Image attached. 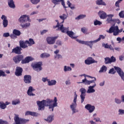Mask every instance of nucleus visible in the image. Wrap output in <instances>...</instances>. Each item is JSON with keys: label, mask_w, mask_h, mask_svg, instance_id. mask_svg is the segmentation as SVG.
<instances>
[{"label": "nucleus", "mask_w": 124, "mask_h": 124, "mask_svg": "<svg viewBox=\"0 0 124 124\" xmlns=\"http://www.w3.org/2000/svg\"><path fill=\"white\" fill-rule=\"evenodd\" d=\"M21 51H22V48H21L20 46H16L12 49L11 53H14L15 54H16L17 55H20L22 54Z\"/></svg>", "instance_id": "obj_21"}, {"label": "nucleus", "mask_w": 124, "mask_h": 124, "mask_svg": "<svg viewBox=\"0 0 124 124\" xmlns=\"http://www.w3.org/2000/svg\"><path fill=\"white\" fill-rule=\"evenodd\" d=\"M119 16L120 18H124V11H121L119 14Z\"/></svg>", "instance_id": "obj_54"}, {"label": "nucleus", "mask_w": 124, "mask_h": 124, "mask_svg": "<svg viewBox=\"0 0 124 124\" xmlns=\"http://www.w3.org/2000/svg\"><path fill=\"white\" fill-rule=\"evenodd\" d=\"M54 103L53 104H50L48 106L49 111H51L52 112L54 111V108H55V107H58V99H57V97H54Z\"/></svg>", "instance_id": "obj_13"}, {"label": "nucleus", "mask_w": 124, "mask_h": 124, "mask_svg": "<svg viewBox=\"0 0 124 124\" xmlns=\"http://www.w3.org/2000/svg\"><path fill=\"white\" fill-rule=\"evenodd\" d=\"M13 33L16 36H20L21 35V31L16 29H14L13 30Z\"/></svg>", "instance_id": "obj_34"}, {"label": "nucleus", "mask_w": 124, "mask_h": 124, "mask_svg": "<svg viewBox=\"0 0 124 124\" xmlns=\"http://www.w3.org/2000/svg\"><path fill=\"white\" fill-rule=\"evenodd\" d=\"M23 81L25 84H31V76L26 75L23 77Z\"/></svg>", "instance_id": "obj_15"}, {"label": "nucleus", "mask_w": 124, "mask_h": 124, "mask_svg": "<svg viewBox=\"0 0 124 124\" xmlns=\"http://www.w3.org/2000/svg\"><path fill=\"white\" fill-rule=\"evenodd\" d=\"M118 115H119V116H123V115H124V109H119L118 110Z\"/></svg>", "instance_id": "obj_48"}, {"label": "nucleus", "mask_w": 124, "mask_h": 124, "mask_svg": "<svg viewBox=\"0 0 124 124\" xmlns=\"http://www.w3.org/2000/svg\"><path fill=\"white\" fill-rule=\"evenodd\" d=\"M113 23H114V24H121V20H120L119 19H113Z\"/></svg>", "instance_id": "obj_55"}, {"label": "nucleus", "mask_w": 124, "mask_h": 124, "mask_svg": "<svg viewBox=\"0 0 124 124\" xmlns=\"http://www.w3.org/2000/svg\"><path fill=\"white\" fill-rule=\"evenodd\" d=\"M42 81H43V82H44V83H45V82H46V81H49V79H48V78H42Z\"/></svg>", "instance_id": "obj_64"}, {"label": "nucleus", "mask_w": 124, "mask_h": 124, "mask_svg": "<svg viewBox=\"0 0 124 124\" xmlns=\"http://www.w3.org/2000/svg\"><path fill=\"white\" fill-rule=\"evenodd\" d=\"M77 96H78V95H77L76 92H75L74 96L73 102L70 106V109L72 111L73 114L78 112V111L76 110V108L77 107Z\"/></svg>", "instance_id": "obj_6"}, {"label": "nucleus", "mask_w": 124, "mask_h": 124, "mask_svg": "<svg viewBox=\"0 0 124 124\" xmlns=\"http://www.w3.org/2000/svg\"><path fill=\"white\" fill-rule=\"evenodd\" d=\"M32 68L35 70V71H37V72H39V71H41L42 70V62H38L32 65Z\"/></svg>", "instance_id": "obj_11"}, {"label": "nucleus", "mask_w": 124, "mask_h": 124, "mask_svg": "<svg viewBox=\"0 0 124 124\" xmlns=\"http://www.w3.org/2000/svg\"><path fill=\"white\" fill-rule=\"evenodd\" d=\"M109 45H108V44H104L103 43L102 44V46L104 47V48H105V49H108L109 48Z\"/></svg>", "instance_id": "obj_56"}, {"label": "nucleus", "mask_w": 124, "mask_h": 124, "mask_svg": "<svg viewBox=\"0 0 124 124\" xmlns=\"http://www.w3.org/2000/svg\"><path fill=\"white\" fill-rule=\"evenodd\" d=\"M65 85H66V86L71 85V82H70V79H67V80H66L65 82Z\"/></svg>", "instance_id": "obj_59"}, {"label": "nucleus", "mask_w": 124, "mask_h": 124, "mask_svg": "<svg viewBox=\"0 0 124 124\" xmlns=\"http://www.w3.org/2000/svg\"><path fill=\"white\" fill-rule=\"evenodd\" d=\"M119 61L121 62H123L124 60V53L122 54V55L119 56Z\"/></svg>", "instance_id": "obj_53"}, {"label": "nucleus", "mask_w": 124, "mask_h": 124, "mask_svg": "<svg viewBox=\"0 0 124 124\" xmlns=\"http://www.w3.org/2000/svg\"><path fill=\"white\" fill-rule=\"evenodd\" d=\"M98 15L101 19H105L107 17V14L103 11H99Z\"/></svg>", "instance_id": "obj_23"}, {"label": "nucleus", "mask_w": 124, "mask_h": 124, "mask_svg": "<svg viewBox=\"0 0 124 124\" xmlns=\"http://www.w3.org/2000/svg\"><path fill=\"white\" fill-rule=\"evenodd\" d=\"M21 102L19 100H13L12 102V105H17V104H20Z\"/></svg>", "instance_id": "obj_44"}, {"label": "nucleus", "mask_w": 124, "mask_h": 124, "mask_svg": "<svg viewBox=\"0 0 124 124\" xmlns=\"http://www.w3.org/2000/svg\"><path fill=\"white\" fill-rule=\"evenodd\" d=\"M115 24H113L112 26L109 28V30L107 31V32H108V33H113L114 36H117V35H119V34L124 31V29L122 28L121 30H119V26H115Z\"/></svg>", "instance_id": "obj_4"}, {"label": "nucleus", "mask_w": 124, "mask_h": 124, "mask_svg": "<svg viewBox=\"0 0 124 124\" xmlns=\"http://www.w3.org/2000/svg\"><path fill=\"white\" fill-rule=\"evenodd\" d=\"M51 0L52 3H54L55 5H57L58 4H60V2H61V1L64 0Z\"/></svg>", "instance_id": "obj_41"}, {"label": "nucleus", "mask_w": 124, "mask_h": 124, "mask_svg": "<svg viewBox=\"0 0 124 124\" xmlns=\"http://www.w3.org/2000/svg\"><path fill=\"white\" fill-rule=\"evenodd\" d=\"M10 36L12 39H16V38H17V36H16L15 34L13 33V34H10Z\"/></svg>", "instance_id": "obj_57"}, {"label": "nucleus", "mask_w": 124, "mask_h": 124, "mask_svg": "<svg viewBox=\"0 0 124 124\" xmlns=\"http://www.w3.org/2000/svg\"><path fill=\"white\" fill-rule=\"evenodd\" d=\"M101 24H102V23H101V22H100V21H98L97 20L94 21V26H97V25L100 26V25H101Z\"/></svg>", "instance_id": "obj_50"}, {"label": "nucleus", "mask_w": 124, "mask_h": 124, "mask_svg": "<svg viewBox=\"0 0 124 124\" xmlns=\"http://www.w3.org/2000/svg\"><path fill=\"white\" fill-rule=\"evenodd\" d=\"M55 55L54 56L55 59H58V60H59V59H62V56L60 54V50L56 49V51L54 52Z\"/></svg>", "instance_id": "obj_26"}, {"label": "nucleus", "mask_w": 124, "mask_h": 124, "mask_svg": "<svg viewBox=\"0 0 124 124\" xmlns=\"http://www.w3.org/2000/svg\"><path fill=\"white\" fill-rule=\"evenodd\" d=\"M26 43V41L24 42V41H19V47H21V48H28V46Z\"/></svg>", "instance_id": "obj_30"}, {"label": "nucleus", "mask_w": 124, "mask_h": 124, "mask_svg": "<svg viewBox=\"0 0 124 124\" xmlns=\"http://www.w3.org/2000/svg\"><path fill=\"white\" fill-rule=\"evenodd\" d=\"M14 120L16 124H27V123H28V122H30V120L29 119L19 118V115H16Z\"/></svg>", "instance_id": "obj_7"}, {"label": "nucleus", "mask_w": 124, "mask_h": 124, "mask_svg": "<svg viewBox=\"0 0 124 124\" xmlns=\"http://www.w3.org/2000/svg\"><path fill=\"white\" fill-rule=\"evenodd\" d=\"M105 64H111V61L109 57H106L105 58Z\"/></svg>", "instance_id": "obj_40"}, {"label": "nucleus", "mask_w": 124, "mask_h": 124, "mask_svg": "<svg viewBox=\"0 0 124 124\" xmlns=\"http://www.w3.org/2000/svg\"><path fill=\"white\" fill-rule=\"evenodd\" d=\"M57 84V80L55 79H52L51 80H48L47 85L48 86H55Z\"/></svg>", "instance_id": "obj_32"}, {"label": "nucleus", "mask_w": 124, "mask_h": 124, "mask_svg": "<svg viewBox=\"0 0 124 124\" xmlns=\"http://www.w3.org/2000/svg\"><path fill=\"white\" fill-rule=\"evenodd\" d=\"M31 22V19H30V16L27 15H22L18 19V22L20 24H25L26 22Z\"/></svg>", "instance_id": "obj_9"}, {"label": "nucleus", "mask_w": 124, "mask_h": 124, "mask_svg": "<svg viewBox=\"0 0 124 124\" xmlns=\"http://www.w3.org/2000/svg\"><path fill=\"white\" fill-rule=\"evenodd\" d=\"M25 43L26 44H28L29 46H31V45L35 44V42H34V41L32 39L30 38L29 39V41H25Z\"/></svg>", "instance_id": "obj_31"}, {"label": "nucleus", "mask_w": 124, "mask_h": 124, "mask_svg": "<svg viewBox=\"0 0 124 124\" xmlns=\"http://www.w3.org/2000/svg\"><path fill=\"white\" fill-rule=\"evenodd\" d=\"M23 73V68L19 66H16V71L15 72V75L17 77L22 76Z\"/></svg>", "instance_id": "obj_19"}, {"label": "nucleus", "mask_w": 124, "mask_h": 124, "mask_svg": "<svg viewBox=\"0 0 124 124\" xmlns=\"http://www.w3.org/2000/svg\"><path fill=\"white\" fill-rule=\"evenodd\" d=\"M110 60L111 63H112V62H116V57L112 56L110 57Z\"/></svg>", "instance_id": "obj_52"}, {"label": "nucleus", "mask_w": 124, "mask_h": 124, "mask_svg": "<svg viewBox=\"0 0 124 124\" xmlns=\"http://www.w3.org/2000/svg\"><path fill=\"white\" fill-rule=\"evenodd\" d=\"M1 20H3L2 25L3 28H7L8 26V20H7V17L5 15H2L1 17Z\"/></svg>", "instance_id": "obj_18"}, {"label": "nucleus", "mask_w": 124, "mask_h": 124, "mask_svg": "<svg viewBox=\"0 0 124 124\" xmlns=\"http://www.w3.org/2000/svg\"><path fill=\"white\" fill-rule=\"evenodd\" d=\"M122 100L118 98H115L114 99V102L116 104H121V103H122Z\"/></svg>", "instance_id": "obj_45"}, {"label": "nucleus", "mask_w": 124, "mask_h": 124, "mask_svg": "<svg viewBox=\"0 0 124 124\" xmlns=\"http://www.w3.org/2000/svg\"><path fill=\"white\" fill-rule=\"evenodd\" d=\"M76 41L78 42L80 44H84V45H86L87 46H89L90 47L91 49L93 48V43H96L95 40L94 41H82L79 40L78 39H76Z\"/></svg>", "instance_id": "obj_8"}, {"label": "nucleus", "mask_w": 124, "mask_h": 124, "mask_svg": "<svg viewBox=\"0 0 124 124\" xmlns=\"http://www.w3.org/2000/svg\"><path fill=\"white\" fill-rule=\"evenodd\" d=\"M81 76H84L85 77V78L83 79V82L85 83V85H91V84L93 83L94 85V83L96 81L95 78H93L86 74L81 75Z\"/></svg>", "instance_id": "obj_5"}, {"label": "nucleus", "mask_w": 124, "mask_h": 124, "mask_svg": "<svg viewBox=\"0 0 124 124\" xmlns=\"http://www.w3.org/2000/svg\"><path fill=\"white\" fill-rule=\"evenodd\" d=\"M56 44L57 45V46H60V45H62V42L60 40H58L56 41Z\"/></svg>", "instance_id": "obj_63"}, {"label": "nucleus", "mask_w": 124, "mask_h": 124, "mask_svg": "<svg viewBox=\"0 0 124 124\" xmlns=\"http://www.w3.org/2000/svg\"><path fill=\"white\" fill-rule=\"evenodd\" d=\"M34 91H35V89H33V87L30 86L27 91V94L29 95V96H34L35 94L32 93V92H34Z\"/></svg>", "instance_id": "obj_22"}, {"label": "nucleus", "mask_w": 124, "mask_h": 124, "mask_svg": "<svg viewBox=\"0 0 124 124\" xmlns=\"http://www.w3.org/2000/svg\"><path fill=\"white\" fill-rule=\"evenodd\" d=\"M87 17L86 15H80L75 18L76 20H81L82 19H85Z\"/></svg>", "instance_id": "obj_37"}, {"label": "nucleus", "mask_w": 124, "mask_h": 124, "mask_svg": "<svg viewBox=\"0 0 124 124\" xmlns=\"http://www.w3.org/2000/svg\"><path fill=\"white\" fill-rule=\"evenodd\" d=\"M84 62L85 64L90 65V64H93L95 62H97V61H95L92 57H88L86 60H85Z\"/></svg>", "instance_id": "obj_16"}, {"label": "nucleus", "mask_w": 124, "mask_h": 124, "mask_svg": "<svg viewBox=\"0 0 124 124\" xmlns=\"http://www.w3.org/2000/svg\"><path fill=\"white\" fill-rule=\"evenodd\" d=\"M79 92L81 93L80 97L81 99V103H83L85 101V98L86 97V93H87V90L84 88H81L79 89Z\"/></svg>", "instance_id": "obj_10"}, {"label": "nucleus", "mask_w": 124, "mask_h": 124, "mask_svg": "<svg viewBox=\"0 0 124 124\" xmlns=\"http://www.w3.org/2000/svg\"><path fill=\"white\" fill-rule=\"evenodd\" d=\"M108 17L107 19V22L109 24H112L114 21L113 17H114V15H108L107 16Z\"/></svg>", "instance_id": "obj_28"}, {"label": "nucleus", "mask_w": 124, "mask_h": 124, "mask_svg": "<svg viewBox=\"0 0 124 124\" xmlns=\"http://www.w3.org/2000/svg\"><path fill=\"white\" fill-rule=\"evenodd\" d=\"M32 4H37L40 2V0H30Z\"/></svg>", "instance_id": "obj_47"}, {"label": "nucleus", "mask_w": 124, "mask_h": 124, "mask_svg": "<svg viewBox=\"0 0 124 124\" xmlns=\"http://www.w3.org/2000/svg\"><path fill=\"white\" fill-rule=\"evenodd\" d=\"M50 54L47 53H42L40 55V58H42V59H45L46 58H49L50 57Z\"/></svg>", "instance_id": "obj_35"}, {"label": "nucleus", "mask_w": 124, "mask_h": 124, "mask_svg": "<svg viewBox=\"0 0 124 124\" xmlns=\"http://www.w3.org/2000/svg\"><path fill=\"white\" fill-rule=\"evenodd\" d=\"M96 87V83H94L93 86H90L88 87V89L87 90V93H95V90L93 89Z\"/></svg>", "instance_id": "obj_20"}, {"label": "nucleus", "mask_w": 124, "mask_h": 124, "mask_svg": "<svg viewBox=\"0 0 124 124\" xmlns=\"http://www.w3.org/2000/svg\"><path fill=\"white\" fill-rule=\"evenodd\" d=\"M0 108L3 110L6 108V105L3 101L0 102Z\"/></svg>", "instance_id": "obj_39"}, {"label": "nucleus", "mask_w": 124, "mask_h": 124, "mask_svg": "<svg viewBox=\"0 0 124 124\" xmlns=\"http://www.w3.org/2000/svg\"><path fill=\"white\" fill-rule=\"evenodd\" d=\"M60 18L61 20L64 21L67 18V16L65 14H63L62 16H60Z\"/></svg>", "instance_id": "obj_46"}, {"label": "nucleus", "mask_w": 124, "mask_h": 124, "mask_svg": "<svg viewBox=\"0 0 124 124\" xmlns=\"http://www.w3.org/2000/svg\"><path fill=\"white\" fill-rule=\"evenodd\" d=\"M114 69L116 70V72L118 73V74L121 77L122 80L124 81V71L122 70V69L119 67L114 66Z\"/></svg>", "instance_id": "obj_12"}, {"label": "nucleus", "mask_w": 124, "mask_h": 124, "mask_svg": "<svg viewBox=\"0 0 124 124\" xmlns=\"http://www.w3.org/2000/svg\"><path fill=\"white\" fill-rule=\"evenodd\" d=\"M29 115H30L31 116H33L34 117H38V116H39V114L37 112L30 111H26L25 113V116H29Z\"/></svg>", "instance_id": "obj_24"}, {"label": "nucleus", "mask_w": 124, "mask_h": 124, "mask_svg": "<svg viewBox=\"0 0 124 124\" xmlns=\"http://www.w3.org/2000/svg\"><path fill=\"white\" fill-rule=\"evenodd\" d=\"M109 74H115L116 73V71H115V69L114 68H112L109 70L108 72Z\"/></svg>", "instance_id": "obj_51"}, {"label": "nucleus", "mask_w": 124, "mask_h": 124, "mask_svg": "<svg viewBox=\"0 0 124 124\" xmlns=\"http://www.w3.org/2000/svg\"><path fill=\"white\" fill-rule=\"evenodd\" d=\"M85 109L89 111V113H93L94 110H95V107L94 106H93L90 104H88L85 106Z\"/></svg>", "instance_id": "obj_17"}, {"label": "nucleus", "mask_w": 124, "mask_h": 124, "mask_svg": "<svg viewBox=\"0 0 124 124\" xmlns=\"http://www.w3.org/2000/svg\"><path fill=\"white\" fill-rule=\"evenodd\" d=\"M8 122L6 121H3L1 119H0V124H7Z\"/></svg>", "instance_id": "obj_61"}, {"label": "nucleus", "mask_w": 124, "mask_h": 124, "mask_svg": "<svg viewBox=\"0 0 124 124\" xmlns=\"http://www.w3.org/2000/svg\"><path fill=\"white\" fill-rule=\"evenodd\" d=\"M33 59L31 57H27L24 59V56L23 55H18L14 56L13 58V61L16 63H19L21 61L22 64L25 63H29L30 62H31Z\"/></svg>", "instance_id": "obj_1"}, {"label": "nucleus", "mask_w": 124, "mask_h": 124, "mask_svg": "<svg viewBox=\"0 0 124 124\" xmlns=\"http://www.w3.org/2000/svg\"><path fill=\"white\" fill-rule=\"evenodd\" d=\"M56 31H61L63 33L66 32L67 35L72 39H77V37H78V36H73V35L75 34V33L72 31H69L68 28L63 27V25L62 24L61 25V27L58 29H57Z\"/></svg>", "instance_id": "obj_3"}, {"label": "nucleus", "mask_w": 124, "mask_h": 124, "mask_svg": "<svg viewBox=\"0 0 124 124\" xmlns=\"http://www.w3.org/2000/svg\"><path fill=\"white\" fill-rule=\"evenodd\" d=\"M61 25H60V23L58 22L57 24V25H56V26H53V29H56V28H58L57 29V30H58V29H59V28H61Z\"/></svg>", "instance_id": "obj_60"}, {"label": "nucleus", "mask_w": 124, "mask_h": 124, "mask_svg": "<svg viewBox=\"0 0 124 124\" xmlns=\"http://www.w3.org/2000/svg\"><path fill=\"white\" fill-rule=\"evenodd\" d=\"M58 37H47L46 38V42L49 45H53L56 43V39Z\"/></svg>", "instance_id": "obj_14"}, {"label": "nucleus", "mask_w": 124, "mask_h": 124, "mask_svg": "<svg viewBox=\"0 0 124 124\" xmlns=\"http://www.w3.org/2000/svg\"><path fill=\"white\" fill-rule=\"evenodd\" d=\"M8 5L10 8H12L13 9L16 8L15 3H14L13 0H8Z\"/></svg>", "instance_id": "obj_25"}, {"label": "nucleus", "mask_w": 124, "mask_h": 124, "mask_svg": "<svg viewBox=\"0 0 124 124\" xmlns=\"http://www.w3.org/2000/svg\"><path fill=\"white\" fill-rule=\"evenodd\" d=\"M66 3L67 5H68V7L71 8V9H72V10H74V9H75V6H74V5H72L71 3L70 2V1L67 0Z\"/></svg>", "instance_id": "obj_38"}, {"label": "nucleus", "mask_w": 124, "mask_h": 124, "mask_svg": "<svg viewBox=\"0 0 124 124\" xmlns=\"http://www.w3.org/2000/svg\"><path fill=\"white\" fill-rule=\"evenodd\" d=\"M44 120L46 123H48V124H51V123L54 121V115H49L47 116V118L44 119Z\"/></svg>", "instance_id": "obj_27"}, {"label": "nucleus", "mask_w": 124, "mask_h": 124, "mask_svg": "<svg viewBox=\"0 0 124 124\" xmlns=\"http://www.w3.org/2000/svg\"><path fill=\"white\" fill-rule=\"evenodd\" d=\"M72 70V68L69 66H64V72H66L67 71H71Z\"/></svg>", "instance_id": "obj_43"}, {"label": "nucleus", "mask_w": 124, "mask_h": 124, "mask_svg": "<svg viewBox=\"0 0 124 124\" xmlns=\"http://www.w3.org/2000/svg\"><path fill=\"white\" fill-rule=\"evenodd\" d=\"M107 71V67L105 65H103L99 71V73H102L103 72H106Z\"/></svg>", "instance_id": "obj_36"}, {"label": "nucleus", "mask_w": 124, "mask_h": 124, "mask_svg": "<svg viewBox=\"0 0 124 124\" xmlns=\"http://www.w3.org/2000/svg\"><path fill=\"white\" fill-rule=\"evenodd\" d=\"M6 77V74H5V73L3 72L2 70H0V77Z\"/></svg>", "instance_id": "obj_49"}, {"label": "nucleus", "mask_w": 124, "mask_h": 124, "mask_svg": "<svg viewBox=\"0 0 124 124\" xmlns=\"http://www.w3.org/2000/svg\"><path fill=\"white\" fill-rule=\"evenodd\" d=\"M3 36L4 37H8L9 36H10V34L9 32H5L3 33Z\"/></svg>", "instance_id": "obj_58"}, {"label": "nucleus", "mask_w": 124, "mask_h": 124, "mask_svg": "<svg viewBox=\"0 0 124 124\" xmlns=\"http://www.w3.org/2000/svg\"><path fill=\"white\" fill-rule=\"evenodd\" d=\"M38 12H39L38 11H33L31 13L30 15L31 16L32 15H35V14H38Z\"/></svg>", "instance_id": "obj_62"}, {"label": "nucleus", "mask_w": 124, "mask_h": 124, "mask_svg": "<svg viewBox=\"0 0 124 124\" xmlns=\"http://www.w3.org/2000/svg\"><path fill=\"white\" fill-rule=\"evenodd\" d=\"M53 100L50 99H46V100H43L42 101H37L36 103L38 106V110L39 111H44L45 110V107H48L49 105L52 103Z\"/></svg>", "instance_id": "obj_2"}, {"label": "nucleus", "mask_w": 124, "mask_h": 124, "mask_svg": "<svg viewBox=\"0 0 124 124\" xmlns=\"http://www.w3.org/2000/svg\"><path fill=\"white\" fill-rule=\"evenodd\" d=\"M95 2L97 5H103L104 6H106V5H107L106 3H105L103 0H97Z\"/></svg>", "instance_id": "obj_29"}, {"label": "nucleus", "mask_w": 124, "mask_h": 124, "mask_svg": "<svg viewBox=\"0 0 124 124\" xmlns=\"http://www.w3.org/2000/svg\"><path fill=\"white\" fill-rule=\"evenodd\" d=\"M105 39V37L104 35H100L99 38L96 39L95 40V42H98V41H100V40H101V39Z\"/></svg>", "instance_id": "obj_42"}, {"label": "nucleus", "mask_w": 124, "mask_h": 124, "mask_svg": "<svg viewBox=\"0 0 124 124\" xmlns=\"http://www.w3.org/2000/svg\"><path fill=\"white\" fill-rule=\"evenodd\" d=\"M21 27L22 28V29H27V28H29L30 26H31V23L30 22H27L25 23H22L20 24Z\"/></svg>", "instance_id": "obj_33"}]
</instances>
